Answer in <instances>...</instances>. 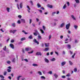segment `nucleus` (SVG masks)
Wrapping results in <instances>:
<instances>
[{"label":"nucleus","instance_id":"5","mask_svg":"<svg viewBox=\"0 0 80 80\" xmlns=\"http://www.w3.org/2000/svg\"><path fill=\"white\" fill-rule=\"evenodd\" d=\"M0 77L2 79H1V80H5L4 79V78H5V77H4V76L2 75H0Z\"/></svg>","mask_w":80,"mask_h":80},{"label":"nucleus","instance_id":"35","mask_svg":"<svg viewBox=\"0 0 80 80\" xmlns=\"http://www.w3.org/2000/svg\"><path fill=\"white\" fill-rule=\"evenodd\" d=\"M6 62L8 64H10V63H11V62L10 61H7Z\"/></svg>","mask_w":80,"mask_h":80},{"label":"nucleus","instance_id":"54","mask_svg":"<svg viewBox=\"0 0 80 80\" xmlns=\"http://www.w3.org/2000/svg\"><path fill=\"white\" fill-rule=\"evenodd\" d=\"M7 71H8V72H11V70H10L9 69H7Z\"/></svg>","mask_w":80,"mask_h":80},{"label":"nucleus","instance_id":"34","mask_svg":"<svg viewBox=\"0 0 80 80\" xmlns=\"http://www.w3.org/2000/svg\"><path fill=\"white\" fill-rule=\"evenodd\" d=\"M67 8V5H66V4H65L64 6H63V9H65L66 8Z\"/></svg>","mask_w":80,"mask_h":80},{"label":"nucleus","instance_id":"8","mask_svg":"<svg viewBox=\"0 0 80 80\" xmlns=\"http://www.w3.org/2000/svg\"><path fill=\"white\" fill-rule=\"evenodd\" d=\"M30 49H31V48H25V51L28 52V51H29V50Z\"/></svg>","mask_w":80,"mask_h":80},{"label":"nucleus","instance_id":"2","mask_svg":"<svg viewBox=\"0 0 80 80\" xmlns=\"http://www.w3.org/2000/svg\"><path fill=\"white\" fill-rule=\"evenodd\" d=\"M50 25L52 27H55L56 25V22L51 23Z\"/></svg>","mask_w":80,"mask_h":80},{"label":"nucleus","instance_id":"20","mask_svg":"<svg viewBox=\"0 0 80 80\" xmlns=\"http://www.w3.org/2000/svg\"><path fill=\"white\" fill-rule=\"evenodd\" d=\"M25 39H26L25 38V37L21 39V41H23V40H25Z\"/></svg>","mask_w":80,"mask_h":80},{"label":"nucleus","instance_id":"47","mask_svg":"<svg viewBox=\"0 0 80 80\" xmlns=\"http://www.w3.org/2000/svg\"><path fill=\"white\" fill-rule=\"evenodd\" d=\"M42 28H43V30H45V26H42Z\"/></svg>","mask_w":80,"mask_h":80},{"label":"nucleus","instance_id":"6","mask_svg":"<svg viewBox=\"0 0 80 80\" xmlns=\"http://www.w3.org/2000/svg\"><path fill=\"white\" fill-rule=\"evenodd\" d=\"M66 47L68 49H70L71 48V45L70 44H68L66 46Z\"/></svg>","mask_w":80,"mask_h":80},{"label":"nucleus","instance_id":"42","mask_svg":"<svg viewBox=\"0 0 80 80\" xmlns=\"http://www.w3.org/2000/svg\"><path fill=\"white\" fill-rule=\"evenodd\" d=\"M7 72H4L3 73V75L4 76H5V75H7Z\"/></svg>","mask_w":80,"mask_h":80},{"label":"nucleus","instance_id":"23","mask_svg":"<svg viewBox=\"0 0 80 80\" xmlns=\"http://www.w3.org/2000/svg\"><path fill=\"white\" fill-rule=\"evenodd\" d=\"M45 46L46 47H49V43H45Z\"/></svg>","mask_w":80,"mask_h":80},{"label":"nucleus","instance_id":"11","mask_svg":"<svg viewBox=\"0 0 80 80\" xmlns=\"http://www.w3.org/2000/svg\"><path fill=\"white\" fill-rule=\"evenodd\" d=\"M65 23H62L60 25V27H61V28L63 27V26L65 25Z\"/></svg>","mask_w":80,"mask_h":80},{"label":"nucleus","instance_id":"21","mask_svg":"<svg viewBox=\"0 0 80 80\" xmlns=\"http://www.w3.org/2000/svg\"><path fill=\"white\" fill-rule=\"evenodd\" d=\"M49 50V48H46L44 49V51L47 52V51H48V50Z\"/></svg>","mask_w":80,"mask_h":80},{"label":"nucleus","instance_id":"13","mask_svg":"<svg viewBox=\"0 0 80 80\" xmlns=\"http://www.w3.org/2000/svg\"><path fill=\"white\" fill-rule=\"evenodd\" d=\"M39 29H40V31H41L42 33H44V32L43 31V30L42 29V28H39Z\"/></svg>","mask_w":80,"mask_h":80},{"label":"nucleus","instance_id":"17","mask_svg":"<svg viewBox=\"0 0 80 80\" xmlns=\"http://www.w3.org/2000/svg\"><path fill=\"white\" fill-rule=\"evenodd\" d=\"M28 38H29V39H32V38H33L32 35H30Z\"/></svg>","mask_w":80,"mask_h":80},{"label":"nucleus","instance_id":"28","mask_svg":"<svg viewBox=\"0 0 80 80\" xmlns=\"http://www.w3.org/2000/svg\"><path fill=\"white\" fill-rule=\"evenodd\" d=\"M12 26L13 27H15V26H16V25L15 24V23H13L12 24Z\"/></svg>","mask_w":80,"mask_h":80},{"label":"nucleus","instance_id":"41","mask_svg":"<svg viewBox=\"0 0 80 80\" xmlns=\"http://www.w3.org/2000/svg\"><path fill=\"white\" fill-rule=\"evenodd\" d=\"M38 39H42V37H41V36L39 35L38 36Z\"/></svg>","mask_w":80,"mask_h":80},{"label":"nucleus","instance_id":"52","mask_svg":"<svg viewBox=\"0 0 80 80\" xmlns=\"http://www.w3.org/2000/svg\"><path fill=\"white\" fill-rule=\"evenodd\" d=\"M66 77H70V74L68 73L66 75Z\"/></svg>","mask_w":80,"mask_h":80},{"label":"nucleus","instance_id":"63","mask_svg":"<svg viewBox=\"0 0 80 80\" xmlns=\"http://www.w3.org/2000/svg\"><path fill=\"white\" fill-rule=\"evenodd\" d=\"M8 78L9 79V80H11L12 79V78L10 76H9L8 77Z\"/></svg>","mask_w":80,"mask_h":80},{"label":"nucleus","instance_id":"37","mask_svg":"<svg viewBox=\"0 0 80 80\" xmlns=\"http://www.w3.org/2000/svg\"><path fill=\"white\" fill-rule=\"evenodd\" d=\"M74 72H77V68H74Z\"/></svg>","mask_w":80,"mask_h":80},{"label":"nucleus","instance_id":"14","mask_svg":"<svg viewBox=\"0 0 80 80\" xmlns=\"http://www.w3.org/2000/svg\"><path fill=\"white\" fill-rule=\"evenodd\" d=\"M44 60H45V62H46V63H49V60H48V59H47V58H45L44 59Z\"/></svg>","mask_w":80,"mask_h":80},{"label":"nucleus","instance_id":"64","mask_svg":"<svg viewBox=\"0 0 80 80\" xmlns=\"http://www.w3.org/2000/svg\"><path fill=\"white\" fill-rule=\"evenodd\" d=\"M25 80V78H22V80Z\"/></svg>","mask_w":80,"mask_h":80},{"label":"nucleus","instance_id":"49","mask_svg":"<svg viewBox=\"0 0 80 80\" xmlns=\"http://www.w3.org/2000/svg\"><path fill=\"white\" fill-rule=\"evenodd\" d=\"M48 73H49V74H50V75L52 74V71H49Z\"/></svg>","mask_w":80,"mask_h":80},{"label":"nucleus","instance_id":"62","mask_svg":"<svg viewBox=\"0 0 80 80\" xmlns=\"http://www.w3.org/2000/svg\"><path fill=\"white\" fill-rule=\"evenodd\" d=\"M62 77L63 78H66V77H65V76H62Z\"/></svg>","mask_w":80,"mask_h":80},{"label":"nucleus","instance_id":"56","mask_svg":"<svg viewBox=\"0 0 80 80\" xmlns=\"http://www.w3.org/2000/svg\"><path fill=\"white\" fill-rule=\"evenodd\" d=\"M18 17L19 18H22V16L21 15H19L18 16Z\"/></svg>","mask_w":80,"mask_h":80},{"label":"nucleus","instance_id":"60","mask_svg":"<svg viewBox=\"0 0 80 80\" xmlns=\"http://www.w3.org/2000/svg\"><path fill=\"white\" fill-rule=\"evenodd\" d=\"M38 11H39L40 13H42V11L41 10H38Z\"/></svg>","mask_w":80,"mask_h":80},{"label":"nucleus","instance_id":"44","mask_svg":"<svg viewBox=\"0 0 80 80\" xmlns=\"http://www.w3.org/2000/svg\"><path fill=\"white\" fill-rule=\"evenodd\" d=\"M33 34H34V36H37V33L34 32Z\"/></svg>","mask_w":80,"mask_h":80},{"label":"nucleus","instance_id":"32","mask_svg":"<svg viewBox=\"0 0 80 80\" xmlns=\"http://www.w3.org/2000/svg\"><path fill=\"white\" fill-rule=\"evenodd\" d=\"M22 77V76H18L17 77V79H18V80H20V77Z\"/></svg>","mask_w":80,"mask_h":80},{"label":"nucleus","instance_id":"38","mask_svg":"<svg viewBox=\"0 0 80 80\" xmlns=\"http://www.w3.org/2000/svg\"><path fill=\"white\" fill-rule=\"evenodd\" d=\"M17 6L18 10H20V8H19V5H18V4L17 3Z\"/></svg>","mask_w":80,"mask_h":80},{"label":"nucleus","instance_id":"51","mask_svg":"<svg viewBox=\"0 0 80 80\" xmlns=\"http://www.w3.org/2000/svg\"><path fill=\"white\" fill-rule=\"evenodd\" d=\"M67 4H68V6H70V2H67Z\"/></svg>","mask_w":80,"mask_h":80},{"label":"nucleus","instance_id":"43","mask_svg":"<svg viewBox=\"0 0 80 80\" xmlns=\"http://www.w3.org/2000/svg\"><path fill=\"white\" fill-rule=\"evenodd\" d=\"M51 38H52V35H49V40H50Z\"/></svg>","mask_w":80,"mask_h":80},{"label":"nucleus","instance_id":"59","mask_svg":"<svg viewBox=\"0 0 80 80\" xmlns=\"http://www.w3.org/2000/svg\"><path fill=\"white\" fill-rule=\"evenodd\" d=\"M75 55V53H74L73 55L72 56V58H74V56Z\"/></svg>","mask_w":80,"mask_h":80},{"label":"nucleus","instance_id":"16","mask_svg":"<svg viewBox=\"0 0 80 80\" xmlns=\"http://www.w3.org/2000/svg\"><path fill=\"white\" fill-rule=\"evenodd\" d=\"M10 46L12 48V49H13L14 48V46H13V45L12 44H10Z\"/></svg>","mask_w":80,"mask_h":80},{"label":"nucleus","instance_id":"61","mask_svg":"<svg viewBox=\"0 0 80 80\" xmlns=\"http://www.w3.org/2000/svg\"><path fill=\"white\" fill-rule=\"evenodd\" d=\"M32 19H30V22H29V23H32Z\"/></svg>","mask_w":80,"mask_h":80},{"label":"nucleus","instance_id":"58","mask_svg":"<svg viewBox=\"0 0 80 80\" xmlns=\"http://www.w3.org/2000/svg\"><path fill=\"white\" fill-rule=\"evenodd\" d=\"M56 12H53L52 13V15H55V13H56Z\"/></svg>","mask_w":80,"mask_h":80},{"label":"nucleus","instance_id":"48","mask_svg":"<svg viewBox=\"0 0 80 80\" xmlns=\"http://www.w3.org/2000/svg\"><path fill=\"white\" fill-rule=\"evenodd\" d=\"M75 28L76 29H77V27H78V26H77L76 25H75L74 26Z\"/></svg>","mask_w":80,"mask_h":80},{"label":"nucleus","instance_id":"12","mask_svg":"<svg viewBox=\"0 0 80 80\" xmlns=\"http://www.w3.org/2000/svg\"><path fill=\"white\" fill-rule=\"evenodd\" d=\"M19 6H20V8H22V7H23V2H20L19 4Z\"/></svg>","mask_w":80,"mask_h":80},{"label":"nucleus","instance_id":"27","mask_svg":"<svg viewBox=\"0 0 80 80\" xmlns=\"http://www.w3.org/2000/svg\"><path fill=\"white\" fill-rule=\"evenodd\" d=\"M22 32L24 33V34H25V35H27L28 34V33L26 32L24 30H22Z\"/></svg>","mask_w":80,"mask_h":80},{"label":"nucleus","instance_id":"33","mask_svg":"<svg viewBox=\"0 0 80 80\" xmlns=\"http://www.w3.org/2000/svg\"><path fill=\"white\" fill-rule=\"evenodd\" d=\"M68 34H71V31L70 30H68L67 31Z\"/></svg>","mask_w":80,"mask_h":80},{"label":"nucleus","instance_id":"46","mask_svg":"<svg viewBox=\"0 0 80 80\" xmlns=\"http://www.w3.org/2000/svg\"><path fill=\"white\" fill-rule=\"evenodd\" d=\"M7 48H6V46H5L3 48V50L4 51H6Z\"/></svg>","mask_w":80,"mask_h":80},{"label":"nucleus","instance_id":"15","mask_svg":"<svg viewBox=\"0 0 80 80\" xmlns=\"http://www.w3.org/2000/svg\"><path fill=\"white\" fill-rule=\"evenodd\" d=\"M21 22H22V23H25V20L23 19H21Z\"/></svg>","mask_w":80,"mask_h":80},{"label":"nucleus","instance_id":"53","mask_svg":"<svg viewBox=\"0 0 80 80\" xmlns=\"http://www.w3.org/2000/svg\"><path fill=\"white\" fill-rule=\"evenodd\" d=\"M12 62H15V58H13L12 60Z\"/></svg>","mask_w":80,"mask_h":80},{"label":"nucleus","instance_id":"30","mask_svg":"<svg viewBox=\"0 0 80 80\" xmlns=\"http://www.w3.org/2000/svg\"><path fill=\"white\" fill-rule=\"evenodd\" d=\"M32 66L33 67H37L38 65L37 64L34 63L32 64Z\"/></svg>","mask_w":80,"mask_h":80},{"label":"nucleus","instance_id":"24","mask_svg":"<svg viewBox=\"0 0 80 80\" xmlns=\"http://www.w3.org/2000/svg\"><path fill=\"white\" fill-rule=\"evenodd\" d=\"M38 74H39V75H42V72H41L40 71H38Z\"/></svg>","mask_w":80,"mask_h":80},{"label":"nucleus","instance_id":"22","mask_svg":"<svg viewBox=\"0 0 80 80\" xmlns=\"http://www.w3.org/2000/svg\"><path fill=\"white\" fill-rule=\"evenodd\" d=\"M71 17H72V18H73V20H76L75 18V17L73 15H71Z\"/></svg>","mask_w":80,"mask_h":80},{"label":"nucleus","instance_id":"19","mask_svg":"<svg viewBox=\"0 0 80 80\" xmlns=\"http://www.w3.org/2000/svg\"><path fill=\"white\" fill-rule=\"evenodd\" d=\"M6 10L8 12H10V8L8 7L7 8Z\"/></svg>","mask_w":80,"mask_h":80},{"label":"nucleus","instance_id":"10","mask_svg":"<svg viewBox=\"0 0 80 80\" xmlns=\"http://www.w3.org/2000/svg\"><path fill=\"white\" fill-rule=\"evenodd\" d=\"M53 76L55 77V78H57L58 77V75L56 73H54L53 75Z\"/></svg>","mask_w":80,"mask_h":80},{"label":"nucleus","instance_id":"29","mask_svg":"<svg viewBox=\"0 0 80 80\" xmlns=\"http://www.w3.org/2000/svg\"><path fill=\"white\" fill-rule=\"evenodd\" d=\"M29 3H30L31 5H33V2H32V1H29Z\"/></svg>","mask_w":80,"mask_h":80},{"label":"nucleus","instance_id":"39","mask_svg":"<svg viewBox=\"0 0 80 80\" xmlns=\"http://www.w3.org/2000/svg\"><path fill=\"white\" fill-rule=\"evenodd\" d=\"M41 79H45V77L43 76H42L41 77Z\"/></svg>","mask_w":80,"mask_h":80},{"label":"nucleus","instance_id":"7","mask_svg":"<svg viewBox=\"0 0 80 80\" xmlns=\"http://www.w3.org/2000/svg\"><path fill=\"white\" fill-rule=\"evenodd\" d=\"M65 64H66V62L65 61L61 63V65L62 66H64Z\"/></svg>","mask_w":80,"mask_h":80},{"label":"nucleus","instance_id":"31","mask_svg":"<svg viewBox=\"0 0 80 80\" xmlns=\"http://www.w3.org/2000/svg\"><path fill=\"white\" fill-rule=\"evenodd\" d=\"M69 64L70 65H73V63H72V62H71V61H69Z\"/></svg>","mask_w":80,"mask_h":80},{"label":"nucleus","instance_id":"26","mask_svg":"<svg viewBox=\"0 0 80 80\" xmlns=\"http://www.w3.org/2000/svg\"><path fill=\"white\" fill-rule=\"evenodd\" d=\"M48 7L49 8H52V7H53L52 6V5H48Z\"/></svg>","mask_w":80,"mask_h":80},{"label":"nucleus","instance_id":"18","mask_svg":"<svg viewBox=\"0 0 80 80\" xmlns=\"http://www.w3.org/2000/svg\"><path fill=\"white\" fill-rule=\"evenodd\" d=\"M37 6L38 8H40L41 7V5L39 3H37Z\"/></svg>","mask_w":80,"mask_h":80},{"label":"nucleus","instance_id":"40","mask_svg":"<svg viewBox=\"0 0 80 80\" xmlns=\"http://www.w3.org/2000/svg\"><path fill=\"white\" fill-rule=\"evenodd\" d=\"M77 3H79V0H75Z\"/></svg>","mask_w":80,"mask_h":80},{"label":"nucleus","instance_id":"1","mask_svg":"<svg viewBox=\"0 0 80 80\" xmlns=\"http://www.w3.org/2000/svg\"><path fill=\"white\" fill-rule=\"evenodd\" d=\"M70 26V23H69L68 24H67L66 25V28L67 30H68Z\"/></svg>","mask_w":80,"mask_h":80},{"label":"nucleus","instance_id":"25","mask_svg":"<svg viewBox=\"0 0 80 80\" xmlns=\"http://www.w3.org/2000/svg\"><path fill=\"white\" fill-rule=\"evenodd\" d=\"M51 61H52V62H54V61H55V58H53L51 59H50Z\"/></svg>","mask_w":80,"mask_h":80},{"label":"nucleus","instance_id":"57","mask_svg":"<svg viewBox=\"0 0 80 80\" xmlns=\"http://www.w3.org/2000/svg\"><path fill=\"white\" fill-rule=\"evenodd\" d=\"M11 43H13V42H14V40H13V39L11 40Z\"/></svg>","mask_w":80,"mask_h":80},{"label":"nucleus","instance_id":"4","mask_svg":"<svg viewBox=\"0 0 80 80\" xmlns=\"http://www.w3.org/2000/svg\"><path fill=\"white\" fill-rule=\"evenodd\" d=\"M27 8H28V13H30V8L28 6H27Z\"/></svg>","mask_w":80,"mask_h":80},{"label":"nucleus","instance_id":"9","mask_svg":"<svg viewBox=\"0 0 80 80\" xmlns=\"http://www.w3.org/2000/svg\"><path fill=\"white\" fill-rule=\"evenodd\" d=\"M36 55H42V53H41V52H38L36 53Z\"/></svg>","mask_w":80,"mask_h":80},{"label":"nucleus","instance_id":"55","mask_svg":"<svg viewBox=\"0 0 80 80\" xmlns=\"http://www.w3.org/2000/svg\"><path fill=\"white\" fill-rule=\"evenodd\" d=\"M75 43H77L78 42V41L76 39L75 40Z\"/></svg>","mask_w":80,"mask_h":80},{"label":"nucleus","instance_id":"36","mask_svg":"<svg viewBox=\"0 0 80 80\" xmlns=\"http://www.w3.org/2000/svg\"><path fill=\"white\" fill-rule=\"evenodd\" d=\"M17 31V30H13L12 31V33H13V34L15 33Z\"/></svg>","mask_w":80,"mask_h":80},{"label":"nucleus","instance_id":"50","mask_svg":"<svg viewBox=\"0 0 80 80\" xmlns=\"http://www.w3.org/2000/svg\"><path fill=\"white\" fill-rule=\"evenodd\" d=\"M33 53V50H32L30 52H28V53Z\"/></svg>","mask_w":80,"mask_h":80},{"label":"nucleus","instance_id":"45","mask_svg":"<svg viewBox=\"0 0 80 80\" xmlns=\"http://www.w3.org/2000/svg\"><path fill=\"white\" fill-rule=\"evenodd\" d=\"M17 23H18V24H20V23H21V22L20 20H18V21Z\"/></svg>","mask_w":80,"mask_h":80},{"label":"nucleus","instance_id":"3","mask_svg":"<svg viewBox=\"0 0 80 80\" xmlns=\"http://www.w3.org/2000/svg\"><path fill=\"white\" fill-rule=\"evenodd\" d=\"M33 42L34 43H37L38 45L39 44V42H38L37 41V40H36V39H34V40H33Z\"/></svg>","mask_w":80,"mask_h":80}]
</instances>
